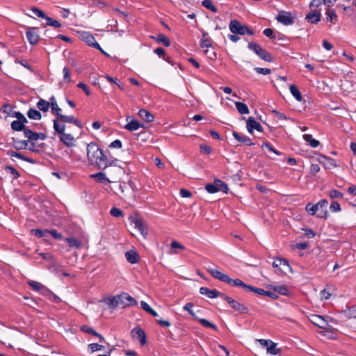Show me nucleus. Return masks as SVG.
I'll return each instance as SVG.
<instances>
[{
	"label": "nucleus",
	"instance_id": "1",
	"mask_svg": "<svg viewBox=\"0 0 356 356\" xmlns=\"http://www.w3.org/2000/svg\"><path fill=\"white\" fill-rule=\"evenodd\" d=\"M87 156L91 163L96 164L99 169L105 170L108 167V158L104 152L95 143L87 146Z\"/></svg>",
	"mask_w": 356,
	"mask_h": 356
},
{
	"label": "nucleus",
	"instance_id": "2",
	"mask_svg": "<svg viewBox=\"0 0 356 356\" xmlns=\"http://www.w3.org/2000/svg\"><path fill=\"white\" fill-rule=\"evenodd\" d=\"M106 169L108 182H116L125 174L124 168L116 165H113L112 163L108 165Z\"/></svg>",
	"mask_w": 356,
	"mask_h": 356
},
{
	"label": "nucleus",
	"instance_id": "3",
	"mask_svg": "<svg viewBox=\"0 0 356 356\" xmlns=\"http://www.w3.org/2000/svg\"><path fill=\"white\" fill-rule=\"evenodd\" d=\"M131 224L134 226L140 234L145 238L148 234L147 227L145 222L138 216H131L129 217Z\"/></svg>",
	"mask_w": 356,
	"mask_h": 356
},
{
	"label": "nucleus",
	"instance_id": "4",
	"mask_svg": "<svg viewBox=\"0 0 356 356\" xmlns=\"http://www.w3.org/2000/svg\"><path fill=\"white\" fill-rule=\"evenodd\" d=\"M248 48L250 50H252L257 56H259L261 59L264 60L267 62L273 61V57L271 55L263 49L259 44L257 43L250 42L248 44Z\"/></svg>",
	"mask_w": 356,
	"mask_h": 356
},
{
	"label": "nucleus",
	"instance_id": "5",
	"mask_svg": "<svg viewBox=\"0 0 356 356\" xmlns=\"http://www.w3.org/2000/svg\"><path fill=\"white\" fill-rule=\"evenodd\" d=\"M119 300L120 307L124 308L126 307L136 305L137 301L127 293H122L118 295Z\"/></svg>",
	"mask_w": 356,
	"mask_h": 356
},
{
	"label": "nucleus",
	"instance_id": "6",
	"mask_svg": "<svg viewBox=\"0 0 356 356\" xmlns=\"http://www.w3.org/2000/svg\"><path fill=\"white\" fill-rule=\"evenodd\" d=\"M273 266L275 268V273L278 274L285 273L286 271L290 268L287 261L280 258L273 261Z\"/></svg>",
	"mask_w": 356,
	"mask_h": 356
},
{
	"label": "nucleus",
	"instance_id": "7",
	"mask_svg": "<svg viewBox=\"0 0 356 356\" xmlns=\"http://www.w3.org/2000/svg\"><path fill=\"white\" fill-rule=\"evenodd\" d=\"M327 204V201L326 200H321L316 204H313L312 203L307 204L306 205L305 209L311 215H314L320 209H325L326 207Z\"/></svg>",
	"mask_w": 356,
	"mask_h": 356
},
{
	"label": "nucleus",
	"instance_id": "8",
	"mask_svg": "<svg viewBox=\"0 0 356 356\" xmlns=\"http://www.w3.org/2000/svg\"><path fill=\"white\" fill-rule=\"evenodd\" d=\"M24 135L26 138H27V140L29 143L31 145V143L36 141L38 140H43L46 138L45 134L43 133H36L31 131L27 127L24 131Z\"/></svg>",
	"mask_w": 356,
	"mask_h": 356
},
{
	"label": "nucleus",
	"instance_id": "9",
	"mask_svg": "<svg viewBox=\"0 0 356 356\" xmlns=\"http://www.w3.org/2000/svg\"><path fill=\"white\" fill-rule=\"evenodd\" d=\"M276 19L286 26L291 25L294 22V17L292 16L291 13L285 11L279 12Z\"/></svg>",
	"mask_w": 356,
	"mask_h": 356
},
{
	"label": "nucleus",
	"instance_id": "10",
	"mask_svg": "<svg viewBox=\"0 0 356 356\" xmlns=\"http://www.w3.org/2000/svg\"><path fill=\"white\" fill-rule=\"evenodd\" d=\"M229 29L234 34L244 35L247 30V26L241 24L237 20H232L229 23Z\"/></svg>",
	"mask_w": 356,
	"mask_h": 356
},
{
	"label": "nucleus",
	"instance_id": "11",
	"mask_svg": "<svg viewBox=\"0 0 356 356\" xmlns=\"http://www.w3.org/2000/svg\"><path fill=\"white\" fill-rule=\"evenodd\" d=\"M81 38L82 40L86 42L88 45H90V46H91L92 47H95V48L100 50L104 54H106L102 49V48L99 46V44L96 42L94 36L92 35H91L90 33H88V32H83L81 34Z\"/></svg>",
	"mask_w": 356,
	"mask_h": 356
},
{
	"label": "nucleus",
	"instance_id": "12",
	"mask_svg": "<svg viewBox=\"0 0 356 356\" xmlns=\"http://www.w3.org/2000/svg\"><path fill=\"white\" fill-rule=\"evenodd\" d=\"M14 140V147L16 149H29L31 151L35 150V146L34 143H31V145L29 143V141L26 140H15L13 138Z\"/></svg>",
	"mask_w": 356,
	"mask_h": 356
},
{
	"label": "nucleus",
	"instance_id": "13",
	"mask_svg": "<svg viewBox=\"0 0 356 356\" xmlns=\"http://www.w3.org/2000/svg\"><path fill=\"white\" fill-rule=\"evenodd\" d=\"M246 123H247V129L250 134H252L254 129H255L259 132H261L263 131V129H262V127L261 126V124L259 122H257V121H255V120L252 117H249L248 119L247 120Z\"/></svg>",
	"mask_w": 356,
	"mask_h": 356
},
{
	"label": "nucleus",
	"instance_id": "14",
	"mask_svg": "<svg viewBox=\"0 0 356 356\" xmlns=\"http://www.w3.org/2000/svg\"><path fill=\"white\" fill-rule=\"evenodd\" d=\"M37 29L33 27H29L26 31V37L31 44H35L38 42L39 35L36 32Z\"/></svg>",
	"mask_w": 356,
	"mask_h": 356
},
{
	"label": "nucleus",
	"instance_id": "15",
	"mask_svg": "<svg viewBox=\"0 0 356 356\" xmlns=\"http://www.w3.org/2000/svg\"><path fill=\"white\" fill-rule=\"evenodd\" d=\"M131 335L134 338L140 340L142 346L146 343V335L145 332L140 327H135L131 330Z\"/></svg>",
	"mask_w": 356,
	"mask_h": 356
},
{
	"label": "nucleus",
	"instance_id": "16",
	"mask_svg": "<svg viewBox=\"0 0 356 356\" xmlns=\"http://www.w3.org/2000/svg\"><path fill=\"white\" fill-rule=\"evenodd\" d=\"M321 14L320 10H312L306 15V19L312 24H316L321 20Z\"/></svg>",
	"mask_w": 356,
	"mask_h": 356
},
{
	"label": "nucleus",
	"instance_id": "17",
	"mask_svg": "<svg viewBox=\"0 0 356 356\" xmlns=\"http://www.w3.org/2000/svg\"><path fill=\"white\" fill-rule=\"evenodd\" d=\"M58 118L59 119V121L63 123V122L73 123L80 128L82 127L81 123L72 115H64L60 113L58 116Z\"/></svg>",
	"mask_w": 356,
	"mask_h": 356
},
{
	"label": "nucleus",
	"instance_id": "18",
	"mask_svg": "<svg viewBox=\"0 0 356 356\" xmlns=\"http://www.w3.org/2000/svg\"><path fill=\"white\" fill-rule=\"evenodd\" d=\"M311 321L314 325H316V326H318V327L322 328V329H327V327L328 326V324L326 322V321L321 316H318V315L312 316Z\"/></svg>",
	"mask_w": 356,
	"mask_h": 356
},
{
	"label": "nucleus",
	"instance_id": "19",
	"mask_svg": "<svg viewBox=\"0 0 356 356\" xmlns=\"http://www.w3.org/2000/svg\"><path fill=\"white\" fill-rule=\"evenodd\" d=\"M200 293L202 295H205L209 298H215L218 297L219 291L216 289H210L207 287H201L200 289Z\"/></svg>",
	"mask_w": 356,
	"mask_h": 356
},
{
	"label": "nucleus",
	"instance_id": "20",
	"mask_svg": "<svg viewBox=\"0 0 356 356\" xmlns=\"http://www.w3.org/2000/svg\"><path fill=\"white\" fill-rule=\"evenodd\" d=\"M207 271L216 279H218L222 282H226L228 275L222 273L217 269L208 268Z\"/></svg>",
	"mask_w": 356,
	"mask_h": 356
},
{
	"label": "nucleus",
	"instance_id": "21",
	"mask_svg": "<svg viewBox=\"0 0 356 356\" xmlns=\"http://www.w3.org/2000/svg\"><path fill=\"white\" fill-rule=\"evenodd\" d=\"M320 163L323 164L326 169H332L337 167L334 161L332 159L328 158L327 156H321Z\"/></svg>",
	"mask_w": 356,
	"mask_h": 356
},
{
	"label": "nucleus",
	"instance_id": "22",
	"mask_svg": "<svg viewBox=\"0 0 356 356\" xmlns=\"http://www.w3.org/2000/svg\"><path fill=\"white\" fill-rule=\"evenodd\" d=\"M60 138L67 146L72 147L74 145V138L71 134L63 132L60 134Z\"/></svg>",
	"mask_w": 356,
	"mask_h": 356
},
{
	"label": "nucleus",
	"instance_id": "23",
	"mask_svg": "<svg viewBox=\"0 0 356 356\" xmlns=\"http://www.w3.org/2000/svg\"><path fill=\"white\" fill-rule=\"evenodd\" d=\"M138 114L143 120L147 122H153L154 120V115L145 109H140Z\"/></svg>",
	"mask_w": 356,
	"mask_h": 356
},
{
	"label": "nucleus",
	"instance_id": "24",
	"mask_svg": "<svg viewBox=\"0 0 356 356\" xmlns=\"http://www.w3.org/2000/svg\"><path fill=\"white\" fill-rule=\"evenodd\" d=\"M232 135L234 138L238 142L244 143L249 146L254 145V143H252L251 139L248 136H241L236 131H234Z\"/></svg>",
	"mask_w": 356,
	"mask_h": 356
},
{
	"label": "nucleus",
	"instance_id": "25",
	"mask_svg": "<svg viewBox=\"0 0 356 356\" xmlns=\"http://www.w3.org/2000/svg\"><path fill=\"white\" fill-rule=\"evenodd\" d=\"M49 107L51 108V112L58 116L60 114L61 109L58 106L56 98L53 96L49 99Z\"/></svg>",
	"mask_w": 356,
	"mask_h": 356
},
{
	"label": "nucleus",
	"instance_id": "26",
	"mask_svg": "<svg viewBox=\"0 0 356 356\" xmlns=\"http://www.w3.org/2000/svg\"><path fill=\"white\" fill-rule=\"evenodd\" d=\"M125 257L127 260L131 264H136L138 262L139 256L137 252L134 250H129L127 252Z\"/></svg>",
	"mask_w": 356,
	"mask_h": 356
},
{
	"label": "nucleus",
	"instance_id": "27",
	"mask_svg": "<svg viewBox=\"0 0 356 356\" xmlns=\"http://www.w3.org/2000/svg\"><path fill=\"white\" fill-rule=\"evenodd\" d=\"M231 307L241 314H247L248 312V307L236 300L231 302Z\"/></svg>",
	"mask_w": 356,
	"mask_h": 356
},
{
	"label": "nucleus",
	"instance_id": "28",
	"mask_svg": "<svg viewBox=\"0 0 356 356\" xmlns=\"http://www.w3.org/2000/svg\"><path fill=\"white\" fill-rule=\"evenodd\" d=\"M326 19L327 22L330 23L335 24L337 20V15L334 9L327 8L325 12Z\"/></svg>",
	"mask_w": 356,
	"mask_h": 356
},
{
	"label": "nucleus",
	"instance_id": "29",
	"mask_svg": "<svg viewBox=\"0 0 356 356\" xmlns=\"http://www.w3.org/2000/svg\"><path fill=\"white\" fill-rule=\"evenodd\" d=\"M143 125L137 120H131L124 126V129L134 131L138 130Z\"/></svg>",
	"mask_w": 356,
	"mask_h": 356
},
{
	"label": "nucleus",
	"instance_id": "30",
	"mask_svg": "<svg viewBox=\"0 0 356 356\" xmlns=\"http://www.w3.org/2000/svg\"><path fill=\"white\" fill-rule=\"evenodd\" d=\"M153 38L157 42L162 43L163 45H165L166 47H168L170 45V41L169 38L163 34H159L157 36L153 37Z\"/></svg>",
	"mask_w": 356,
	"mask_h": 356
},
{
	"label": "nucleus",
	"instance_id": "31",
	"mask_svg": "<svg viewBox=\"0 0 356 356\" xmlns=\"http://www.w3.org/2000/svg\"><path fill=\"white\" fill-rule=\"evenodd\" d=\"M290 92L297 101H302V97L298 88L295 85H290Z\"/></svg>",
	"mask_w": 356,
	"mask_h": 356
},
{
	"label": "nucleus",
	"instance_id": "32",
	"mask_svg": "<svg viewBox=\"0 0 356 356\" xmlns=\"http://www.w3.org/2000/svg\"><path fill=\"white\" fill-rule=\"evenodd\" d=\"M71 248H80L81 246V241L72 237L66 238L65 239Z\"/></svg>",
	"mask_w": 356,
	"mask_h": 356
},
{
	"label": "nucleus",
	"instance_id": "33",
	"mask_svg": "<svg viewBox=\"0 0 356 356\" xmlns=\"http://www.w3.org/2000/svg\"><path fill=\"white\" fill-rule=\"evenodd\" d=\"M303 138L305 141L308 142L312 147H317L319 145V141L313 138L310 134L303 135Z\"/></svg>",
	"mask_w": 356,
	"mask_h": 356
},
{
	"label": "nucleus",
	"instance_id": "34",
	"mask_svg": "<svg viewBox=\"0 0 356 356\" xmlns=\"http://www.w3.org/2000/svg\"><path fill=\"white\" fill-rule=\"evenodd\" d=\"M37 107L40 111L47 112L49 108V103L44 99H41L37 103Z\"/></svg>",
	"mask_w": 356,
	"mask_h": 356
},
{
	"label": "nucleus",
	"instance_id": "35",
	"mask_svg": "<svg viewBox=\"0 0 356 356\" xmlns=\"http://www.w3.org/2000/svg\"><path fill=\"white\" fill-rule=\"evenodd\" d=\"M29 285L35 291H42L45 290V286L40 282L35 281H28Z\"/></svg>",
	"mask_w": 356,
	"mask_h": 356
},
{
	"label": "nucleus",
	"instance_id": "36",
	"mask_svg": "<svg viewBox=\"0 0 356 356\" xmlns=\"http://www.w3.org/2000/svg\"><path fill=\"white\" fill-rule=\"evenodd\" d=\"M27 115L32 120H40L42 117L41 113L34 108H30L27 112Z\"/></svg>",
	"mask_w": 356,
	"mask_h": 356
},
{
	"label": "nucleus",
	"instance_id": "37",
	"mask_svg": "<svg viewBox=\"0 0 356 356\" xmlns=\"http://www.w3.org/2000/svg\"><path fill=\"white\" fill-rule=\"evenodd\" d=\"M11 128L13 130H15V131H24V130L26 129V127L24 124H22L21 121H19V120H14L11 123Z\"/></svg>",
	"mask_w": 356,
	"mask_h": 356
},
{
	"label": "nucleus",
	"instance_id": "38",
	"mask_svg": "<svg viewBox=\"0 0 356 356\" xmlns=\"http://www.w3.org/2000/svg\"><path fill=\"white\" fill-rule=\"evenodd\" d=\"M31 232L38 238H46L49 234V229H32Z\"/></svg>",
	"mask_w": 356,
	"mask_h": 356
},
{
	"label": "nucleus",
	"instance_id": "39",
	"mask_svg": "<svg viewBox=\"0 0 356 356\" xmlns=\"http://www.w3.org/2000/svg\"><path fill=\"white\" fill-rule=\"evenodd\" d=\"M91 177L96 179V180L100 183H103L105 181H108V176L106 172H97L96 174L92 175Z\"/></svg>",
	"mask_w": 356,
	"mask_h": 356
},
{
	"label": "nucleus",
	"instance_id": "40",
	"mask_svg": "<svg viewBox=\"0 0 356 356\" xmlns=\"http://www.w3.org/2000/svg\"><path fill=\"white\" fill-rule=\"evenodd\" d=\"M225 282L232 286H241V287H243V289L245 288V284L243 283L241 280H239V279L233 280V279L230 278L229 276Z\"/></svg>",
	"mask_w": 356,
	"mask_h": 356
},
{
	"label": "nucleus",
	"instance_id": "41",
	"mask_svg": "<svg viewBox=\"0 0 356 356\" xmlns=\"http://www.w3.org/2000/svg\"><path fill=\"white\" fill-rule=\"evenodd\" d=\"M236 107L238 111L241 114H248L249 113V109L247 105L242 102H235Z\"/></svg>",
	"mask_w": 356,
	"mask_h": 356
},
{
	"label": "nucleus",
	"instance_id": "42",
	"mask_svg": "<svg viewBox=\"0 0 356 356\" xmlns=\"http://www.w3.org/2000/svg\"><path fill=\"white\" fill-rule=\"evenodd\" d=\"M140 306L145 311L147 312V313L150 314L152 316H153L154 317H156L158 316V314L156 312H155L154 310H153L150 306L147 303L145 302V301H141L140 302Z\"/></svg>",
	"mask_w": 356,
	"mask_h": 356
},
{
	"label": "nucleus",
	"instance_id": "43",
	"mask_svg": "<svg viewBox=\"0 0 356 356\" xmlns=\"http://www.w3.org/2000/svg\"><path fill=\"white\" fill-rule=\"evenodd\" d=\"M8 155H9L11 157H17L18 159H20L22 160H24V161H28V162H30V163H33V161L31 159H27L26 158L24 155L17 152H15V151H13V150H10L7 152Z\"/></svg>",
	"mask_w": 356,
	"mask_h": 356
},
{
	"label": "nucleus",
	"instance_id": "44",
	"mask_svg": "<svg viewBox=\"0 0 356 356\" xmlns=\"http://www.w3.org/2000/svg\"><path fill=\"white\" fill-rule=\"evenodd\" d=\"M273 289L275 292L282 295H287L289 292L287 287L284 285L274 286Z\"/></svg>",
	"mask_w": 356,
	"mask_h": 356
},
{
	"label": "nucleus",
	"instance_id": "45",
	"mask_svg": "<svg viewBox=\"0 0 356 356\" xmlns=\"http://www.w3.org/2000/svg\"><path fill=\"white\" fill-rule=\"evenodd\" d=\"M270 343L267 347V352L271 355H277L280 349L277 348V344L270 341Z\"/></svg>",
	"mask_w": 356,
	"mask_h": 356
},
{
	"label": "nucleus",
	"instance_id": "46",
	"mask_svg": "<svg viewBox=\"0 0 356 356\" xmlns=\"http://www.w3.org/2000/svg\"><path fill=\"white\" fill-rule=\"evenodd\" d=\"M200 323V324L204 326V327H210V328H213L216 330H217V327L216 326V325H214L213 323H210L209 321H207V319H204V318H199L197 317V319Z\"/></svg>",
	"mask_w": 356,
	"mask_h": 356
},
{
	"label": "nucleus",
	"instance_id": "47",
	"mask_svg": "<svg viewBox=\"0 0 356 356\" xmlns=\"http://www.w3.org/2000/svg\"><path fill=\"white\" fill-rule=\"evenodd\" d=\"M200 323V324L204 326V327H210V328H213L216 330H217V327L216 326V325H214L213 323H210L209 321H207V319H204V318H199L197 317V319Z\"/></svg>",
	"mask_w": 356,
	"mask_h": 356
},
{
	"label": "nucleus",
	"instance_id": "48",
	"mask_svg": "<svg viewBox=\"0 0 356 356\" xmlns=\"http://www.w3.org/2000/svg\"><path fill=\"white\" fill-rule=\"evenodd\" d=\"M215 183L217 184L218 191H222L225 193H227L228 186L225 183L222 182V181H220L219 179L216 180Z\"/></svg>",
	"mask_w": 356,
	"mask_h": 356
},
{
	"label": "nucleus",
	"instance_id": "49",
	"mask_svg": "<svg viewBox=\"0 0 356 356\" xmlns=\"http://www.w3.org/2000/svg\"><path fill=\"white\" fill-rule=\"evenodd\" d=\"M5 170L7 173L10 174L13 179L18 178L19 176V172L12 166H6L5 168Z\"/></svg>",
	"mask_w": 356,
	"mask_h": 356
},
{
	"label": "nucleus",
	"instance_id": "50",
	"mask_svg": "<svg viewBox=\"0 0 356 356\" xmlns=\"http://www.w3.org/2000/svg\"><path fill=\"white\" fill-rule=\"evenodd\" d=\"M54 128L55 131L59 134H63L65 131V125L59 123L58 120H54Z\"/></svg>",
	"mask_w": 356,
	"mask_h": 356
},
{
	"label": "nucleus",
	"instance_id": "51",
	"mask_svg": "<svg viewBox=\"0 0 356 356\" xmlns=\"http://www.w3.org/2000/svg\"><path fill=\"white\" fill-rule=\"evenodd\" d=\"M202 5L213 13H216L218 11L217 8L212 5L211 1L209 0H204L202 2Z\"/></svg>",
	"mask_w": 356,
	"mask_h": 356
},
{
	"label": "nucleus",
	"instance_id": "52",
	"mask_svg": "<svg viewBox=\"0 0 356 356\" xmlns=\"http://www.w3.org/2000/svg\"><path fill=\"white\" fill-rule=\"evenodd\" d=\"M47 21V24L49 26H51L54 27H60L61 26L60 23L57 20H55L48 16H46L44 18Z\"/></svg>",
	"mask_w": 356,
	"mask_h": 356
},
{
	"label": "nucleus",
	"instance_id": "53",
	"mask_svg": "<svg viewBox=\"0 0 356 356\" xmlns=\"http://www.w3.org/2000/svg\"><path fill=\"white\" fill-rule=\"evenodd\" d=\"M193 307V304L191 303V302H188L187 304H186L183 309L187 312H188V313L195 318V319H197V316H196V314L193 312L192 308Z\"/></svg>",
	"mask_w": 356,
	"mask_h": 356
},
{
	"label": "nucleus",
	"instance_id": "54",
	"mask_svg": "<svg viewBox=\"0 0 356 356\" xmlns=\"http://www.w3.org/2000/svg\"><path fill=\"white\" fill-rule=\"evenodd\" d=\"M108 305L109 307L115 308L117 307H120L119 300L118 299V296H115L108 300Z\"/></svg>",
	"mask_w": 356,
	"mask_h": 356
},
{
	"label": "nucleus",
	"instance_id": "55",
	"mask_svg": "<svg viewBox=\"0 0 356 356\" xmlns=\"http://www.w3.org/2000/svg\"><path fill=\"white\" fill-rule=\"evenodd\" d=\"M329 196L332 199H335V198L339 199V198L343 197V193L336 189H333L329 192Z\"/></svg>",
	"mask_w": 356,
	"mask_h": 356
},
{
	"label": "nucleus",
	"instance_id": "56",
	"mask_svg": "<svg viewBox=\"0 0 356 356\" xmlns=\"http://www.w3.org/2000/svg\"><path fill=\"white\" fill-rule=\"evenodd\" d=\"M110 213L113 217L119 218V217H122L123 216L122 211L120 210V209L116 208V207H113L111 209V211H110Z\"/></svg>",
	"mask_w": 356,
	"mask_h": 356
},
{
	"label": "nucleus",
	"instance_id": "57",
	"mask_svg": "<svg viewBox=\"0 0 356 356\" xmlns=\"http://www.w3.org/2000/svg\"><path fill=\"white\" fill-rule=\"evenodd\" d=\"M81 330L88 334H91L92 335H98V333L94 330L92 327L88 326V325H82L81 327Z\"/></svg>",
	"mask_w": 356,
	"mask_h": 356
},
{
	"label": "nucleus",
	"instance_id": "58",
	"mask_svg": "<svg viewBox=\"0 0 356 356\" xmlns=\"http://www.w3.org/2000/svg\"><path fill=\"white\" fill-rule=\"evenodd\" d=\"M205 189L209 193H215L218 192L217 184L214 182V184H209L205 186Z\"/></svg>",
	"mask_w": 356,
	"mask_h": 356
},
{
	"label": "nucleus",
	"instance_id": "59",
	"mask_svg": "<svg viewBox=\"0 0 356 356\" xmlns=\"http://www.w3.org/2000/svg\"><path fill=\"white\" fill-rule=\"evenodd\" d=\"M31 10L33 13L38 17L44 19L47 16L42 10H40L38 8H33Z\"/></svg>",
	"mask_w": 356,
	"mask_h": 356
},
{
	"label": "nucleus",
	"instance_id": "60",
	"mask_svg": "<svg viewBox=\"0 0 356 356\" xmlns=\"http://www.w3.org/2000/svg\"><path fill=\"white\" fill-rule=\"evenodd\" d=\"M254 70L257 73L264 75H268L271 73V70L268 68L255 67Z\"/></svg>",
	"mask_w": 356,
	"mask_h": 356
},
{
	"label": "nucleus",
	"instance_id": "61",
	"mask_svg": "<svg viewBox=\"0 0 356 356\" xmlns=\"http://www.w3.org/2000/svg\"><path fill=\"white\" fill-rule=\"evenodd\" d=\"M49 234H51L56 239L63 238V235L58 233L56 229H49Z\"/></svg>",
	"mask_w": 356,
	"mask_h": 356
},
{
	"label": "nucleus",
	"instance_id": "62",
	"mask_svg": "<svg viewBox=\"0 0 356 356\" xmlns=\"http://www.w3.org/2000/svg\"><path fill=\"white\" fill-rule=\"evenodd\" d=\"M258 291V293L259 295H261V296H268V297H276V296L271 291H265L262 289H259Z\"/></svg>",
	"mask_w": 356,
	"mask_h": 356
},
{
	"label": "nucleus",
	"instance_id": "63",
	"mask_svg": "<svg viewBox=\"0 0 356 356\" xmlns=\"http://www.w3.org/2000/svg\"><path fill=\"white\" fill-rule=\"evenodd\" d=\"M330 209L333 212L339 211H341V206L337 202L333 201L331 203Z\"/></svg>",
	"mask_w": 356,
	"mask_h": 356
},
{
	"label": "nucleus",
	"instance_id": "64",
	"mask_svg": "<svg viewBox=\"0 0 356 356\" xmlns=\"http://www.w3.org/2000/svg\"><path fill=\"white\" fill-rule=\"evenodd\" d=\"M77 86L80 88H81L84 92L86 93V95H90V91L89 90V88L88 86L83 83H79Z\"/></svg>",
	"mask_w": 356,
	"mask_h": 356
}]
</instances>
